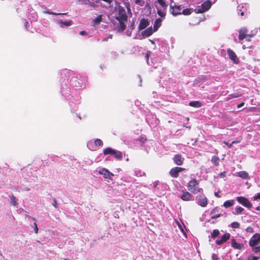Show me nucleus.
<instances>
[{
  "mask_svg": "<svg viewBox=\"0 0 260 260\" xmlns=\"http://www.w3.org/2000/svg\"><path fill=\"white\" fill-rule=\"evenodd\" d=\"M78 3L80 5H83L84 4H87L85 0H78Z\"/></svg>",
  "mask_w": 260,
  "mask_h": 260,
  "instance_id": "3c124183",
  "label": "nucleus"
},
{
  "mask_svg": "<svg viewBox=\"0 0 260 260\" xmlns=\"http://www.w3.org/2000/svg\"><path fill=\"white\" fill-rule=\"evenodd\" d=\"M102 21V16L99 15L95 19L92 20L93 25H95L100 23Z\"/></svg>",
  "mask_w": 260,
  "mask_h": 260,
  "instance_id": "c85d7f7f",
  "label": "nucleus"
},
{
  "mask_svg": "<svg viewBox=\"0 0 260 260\" xmlns=\"http://www.w3.org/2000/svg\"><path fill=\"white\" fill-rule=\"evenodd\" d=\"M244 210V208L242 207L237 206L235 207V211L233 212V214L235 215H239L241 214Z\"/></svg>",
  "mask_w": 260,
  "mask_h": 260,
  "instance_id": "cd10ccee",
  "label": "nucleus"
},
{
  "mask_svg": "<svg viewBox=\"0 0 260 260\" xmlns=\"http://www.w3.org/2000/svg\"><path fill=\"white\" fill-rule=\"evenodd\" d=\"M236 200L240 204L248 209H250L252 207V204L249 200L244 197H238Z\"/></svg>",
  "mask_w": 260,
  "mask_h": 260,
  "instance_id": "0eeeda50",
  "label": "nucleus"
},
{
  "mask_svg": "<svg viewBox=\"0 0 260 260\" xmlns=\"http://www.w3.org/2000/svg\"><path fill=\"white\" fill-rule=\"evenodd\" d=\"M219 161V157L216 155L213 156L211 158V162L215 166L218 165Z\"/></svg>",
  "mask_w": 260,
  "mask_h": 260,
  "instance_id": "f704fd0d",
  "label": "nucleus"
},
{
  "mask_svg": "<svg viewBox=\"0 0 260 260\" xmlns=\"http://www.w3.org/2000/svg\"><path fill=\"white\" fill-rule=\"evenodd\" d=\"M113 155H114V157L117 159L121 160L122 158V153L120 151H116L115 150V152L113 153Z\"/></svg>",
  "mask_w": 260,
  "mask_h": 260,
  "instance_id": "c9c22d12",
  "label": "nucleus"
},
{
  "mask_svg": "<svg viewBox=\"0 0 260 260\" xmlns=\"http://www.w3.org/2000/svg\"><path fill=\"white\" fill-rule=\"evenodd\" d=\"M161 22L162 20L160 18H157L155 20L154 26H153V29L154 31H157L158 28L161 26Z\"/></svg>",
  "mask_w": 260,
  "mask_h": 260,
  "instance_id": "b1692460",
  "label": "nucleus"
},
{
  "mask_svg": "<svg viewBox=\"0 0 260 260\" xmlns=\"http://www.w3.org/2000/svg\"><path fill=\"white\" fill-rule=\"evenodd\" d=\"M52 205L55 208H57V202L55 199L54 200V202H53Z\"/></svg>",
  "mask_w": 260,
  "mask_h": 260,
  "instance_id": "4d7b16f0",
  "label": "nucleus"
},
{
  "mask_svg": "<svg viewBox=\"0 0 260 260\" xmlns=\"http://www.w3.org/2000/svg\"><path fill=\"white\" fill-rule=\"evenodd\" d=\"M237 176L243 179H249L248 174L246 171H240L237 173Z\"/></svg>",
  "mask_w": 260,
  "mask_h": 260,
  "instance_id": "5701e85b",
  "label": "nucleus"
},
{
  "mask_svg": "<svg viewBox=\"0 0 260 260\" xmlns=\"http://www.w3.org/2000/svg\"><path fill=\"white\" fill-rule=\"evenodd\" d=\"M158 3L161 6L162 8H167V5L166 4L164 0H157Z\"/></svg>",
  "mask_w": 260,
  "mask_h": 260,
  "instance_id": "ea45409f",
  "label": "nucleus"
},
{
  "mask_svg": "<svg viewBox=\"0 0 260 260\" xmlns=\"http://www.w3.org/2000/svg\"><path fill=\"white\" fill-rule=\"evenodd\" d=\"M240 223L238 222H233L231 223V227L233 229H237L239 228Z\"/></svg>",
  "mask_w": 260,
  "mask_h": 260,
  "instance_id": "a19ab883",
  "label": "nucleus"
},
{
  "mask_svg": "<svg viewBox=\"0 0 260 260\" xmlns=\"http://www.w3.org/2000/svg\"><path fill=\"white\" fill-rule=\"evenodd\" d=\"M217 0H207L201 6H198L194 9L196 13H202L208 11L211 7L212 4L215 3Z\"/></svg>",
  "mask_w": 260,
  "mask_h": 260,
  "instance_id": "7ed1b4c3",
  "label": "nucleus"
},
{
  "mask_svg": "<svg viewBox=\"0 0 260 260\" xmlns=\"http://www.w3.org/2000/svg\"><path fill=\"white\" fill-rule=\"evenodd\" d=\"M116 19L118 21L127 20V16L124 8L119 9L118 16H116Z\"/></svg>",
  "mask_w": 260,
  "mask_h": 260,
  "instance_id": "1a4fd4ad",
  "label": "nucleus"
},
{
  "mask_svg": "<svg viewBox=\"0 0 260 260\" xmlns=\"http://www.w3.org/2000/svg\"><path fill=\"white\" fill-rule=\"evenodd\" d=\"M196 200L197 203L201 207H206L208 204V199L203 193L198 195Z\"/></svg>",
  "mask_w": 260,
  "mask_h": 260,
  "instance_id": "39448f33",
  "label": "nucleus"
},
{
  "mask_svg": "<svg viewBox=\"0 0 260 260\" xmlns=\"http://www.w3.org/2000/svg\"><path fill=\"white\" fill-rule=\"evenodd\" d=\"M228 55L231 60H232L234 63H238L239 60L237 57L235 53L231 49H228L227 50Z\"/></svg>",
  "mask_w": 260,
  "mask_h": 260,
  "instance_id": "9b49d317",
  "label": "nucleus"
},
{
  "mask_svg": "<svg viewBox=\"0 0 260 260\" xmlns=\"http://www.w3.org/2000/svg\"><path fill=\"white\" fill-rule=\"evenodd\" d=\"M70 86L76 87L78 89L84 88L85 87V79H82L81 76L73 77L70 79Z\"/></svg>",
  "mask_w": 260,
  "mask_h": 260,
  "instance_id": "f03ea898",
  "label": "nucleus"
},
{
  "mask_svg": "<svg viewBox=\"0 0 260 260\" xmlns=\"http://www.w3.org/2000/svg\"><path fill=\"white\" fill-rule=\"evenodd\" d=\"M226 175V172H221L219 174V176L220 177V178H223Z\"/></svg>",
  "mask_w": 260,
  "mask_h": 260,
  "instance_id": "de8ad7c7",
  "label": "nucleus"
},
{
  "mask_svg": "<svg viewBox=\"0 0 260 260\" xmlns=\"http://www.w3.org/2000/svg\"><path fill=\"white\" fill-rule=\"evenodd\" d=\"M239 96H240V95L239 94L235 93V94H229L227 98L228 100H230L233 98H238Z\"/></svg>",
  "mask_w": 260,
  "mask_h": 260,
  "instance_id": "79ce46f5",
  "label": "nucleus"
},
{
  "mask_svg": "<svg viewBox=\"0 0 260 260\" xmlns=\"http://www.w3.org/2000/svg\"><path fill=\"white\" fill-rule=\"evenodd\" d=\"M189 105L191 107L199 108L201 106V103L199 101H192L189 103Z\"/></svg>",
  "mask_w": 260,
  "mask_h": 260,
  "instance_id": "72a5a7b5",
  "label": "nucleus"
},
{
  "mask_svg": "<svg viewBox=\"0 0 260 260\" xmlns=\"http://www.w3.org/2000/svg\"><path fill=\"white\" fill-rule=\"evenodd\" d=\"M68 81V80L66 81L65 80L62 81L61 83V92L62 94L64 96H66V94L67 93L66 90H68V87L67 84V82Z\"/></svg>",
  "mask_w": 260,
  "mask_h": 260,
  "instance_id": "6ab92c4d",
  "label": "nucleus"
},
{
  "mask_svg": "<svg viewBox=\"0 0 260 260\" xmlns=\"http://www.w3.org/2000/svg\"><path fill=\"white\" fill-rule=\"evenodd\" d=\"M134 175L137 177H142L145 175V173L142 172L141 170L136 169L134 170Z\"/></svg>",
  "mask_w": 260,
  "mask_h": 260,
  "instance_id": "c756f323",
  "label": "nucleus"
},
{
  "mask_svg": "<svg viewBox=\"0 0 260 260\" xmlns=\"http://www.w3.org/2000/svg\"><path fill=\"white\" fill-rule=\"evenodd\" d=\"M150 54V51H148L145 55V58H146L148 63V60H149V57Z\"/></svg>",
  "mask_w": 260,
  "mask_h": 260,
  "instance_id": "a18cd8bd",
  "label": "nucleus"
},
{
  "mask_svg": "<svg viewBox=\"0 0 260 260\" xmlns=\"http://www.w3.org/2000/svg\"><path fill=\"white\" fill-rule=\"evenodd\" d=\"M157 12L158 15L162 18H164L166 16V8H158L156 7Z\"/></svg>",
  "mask_w": 260,
  "mask_h": 260,
  "instance_id": "393cba45",
  "label": "nucleus"
},
{
  "mask_svg": "<svg viewBox=\"0 0 260 260\" xmlns=\"http://www.w3.org/2000/svg\"><path fill=\"white\" fill-rule=\"evenodd\" d=\"M34 230H35V233H36V234H37V233H38V227H37V223H36V222H35V223H34Z\"/></svg>",
  "mask_w": 260,
  "mask_h": 260,
  "instance_id": "09e8293b",
  "label": "nucleus"
},
{
  "mask_svg": "<svg viewBox=\"0 0 260 260\" xmlns=\"http://www.w3.org/2000/svg\"><path fill=\"white\" fill-rule=\"evenodd\" d=\"M181 199L185 201H193L194 197L189 192L186 191L184 192L180 197Z\"/></svg>",
  "mask_w": 260,
  "mask_h": 260,
  "instance_id": "2eb2a0df",
  "label": "nucleus"
},
{
  "mask_svg": "<svg viewBox=\"0 0 260 260\" xmlns=\"http://www.w3.org/2000/svg\"><path fill=\"white\" fill-rule=\"evenodd\" d=\"M178 226L180 229V230H181V231L182 232V233L183 234V235L186 237V233H185V232L184 231V229L183 228L182 226V225L180 224H178Z\"/></svg>",
  "mask_w": 260,
  "mask_h": 260,
  "instance_id": "37998d69",
  "label": "nucleus"
},
{
  "mask_svg": "<svg viewBox=\"0 0 260 260\" xmlns=\"http://www.w3.org/2000/svg\"><path fill=\"white\" fill-rule=\"evenodd\" d=\"M235 202L234 200H228L223 203V206L225 208H229L234 205Z\"/></svg>",
  "mask_w": 260,
  "mask_h": 260,
  "instance_id": "2f4dec72",
  "label": "nucleus"
},
{
  "mask_svg": "<svg viewBox=\"0 0 260 260\" xmlns=\"http://www.w3.org/2000/svg\"><path fill=\"white\" fill-rule=\"evenodd\" d=\"M171 10L172 11V13L173 15L176 16L181 14V6H176L174 5L173 6L172 4L170 5Z\"/></svg>",
  "mask_w": 260,
  "mask_h": 260,
  "instance_id": "ddd939ff",
  "label": "nucleus"
},
{
  "mask_svg": "<svg viewBox=\"0 0 260 260\" xmlns=\"http://www.w3.org/2000/svg\"><path fill=\"white\" fill-rule=\"evenodd\" d=\"M220 234V232L218 230L215 229L213 231V232L211 233V236H209V238H212L213 239H215L216 238H217Z\"/></svg>",
  "mask_w": 260,
  "mask_h": 260,
  "instance_id": "bb28decb",
  "label": "nucleus"
},
{
  "mask_svg": "<svg viewBox=\"0 0 260 260\" xmlns=\"http://www.w3.org/2000/svg\"><path fill=\"white\" fill-rule=\"evenodd\" d=\"M253 200H256L257 199L260 200V193H257L253 197Z\"/></svg>",
  "mask_w": 260,
  "mask_h": 260,
  "instance_id": "c03bdc74",
  "label": "nucleus"
},
{
  "mask_svg": "<svg viewBox=\"0 0 260 260\" xmlns=\"http://www.w3.org/2000/svg\"><path fill=\"white\" fill-rule=\"evenodd\" d=\"M115 152V150L113 149L110 147H108L104 149L103 153L104 155H107L109 154H112Z\"/></svg>",
  "mask_w": 260,
  "mask_h": 260,
  "instance_id": "473e14b6",
  "label": "nucleus"
},
{
  "mask_svg": "<svg viewBox=\"0 0 260 260\" xmlns=\"http://www.w3.org/2000/svg\"><path fill=\"white\" fill-rule=\"evenodd\" d=\"M99 174L103 175L105 179H112V177L114 176L113 174L105 168H102L100 170Z\"/></svg>",
  "mask_w": 260,
  "mask_h": 260,
  "instance_id": "9d476101",
  "label": "nucleus"
},
{
  "mask_svg": "<svg viewBox=\"0 0 260 260\" xmlns=\"http://www.w3.org/2000/svg\"><path fill=\"white\" fill-rule=\"evenodd\" d=\"M225 144L229 147H231L233 145V144L231 143H225Z\"/></svg>",
  "mask_w": 260,
  "mask_h": 260,
  "instance_id": "13d9d810",
  "label": "nucleus"
},
{
  "mask_svg": "<svg viewBox=\"0 0 260 260\" xmlns=\"http://www.w3.org/2000/svg\"><path fill=\"white\" fill-rule=\"evenodd\" d=\"M79 34L82 36L85 35H86V32L85 31L82 30L79 32Z\"/></svg>",
  "mask_w": 260,
  "mask_h": 260,
  "instance_id": "5fc2aeb1",
  "label": "nucleus"
},
{
  "mask_svg": "<svg viewBox=\"0 0 260 260\" xmlns=\"http://www.w3.org/2000/svg\"><path fill=\"white\" fill-rule=\"evenodd\" d=\"M112 35H110L108 38V39H112Z\"/></svg>",
  "mask_w": 260,
  "mask_h": 260,
  "instance_id": "69168bd1",
  "label": "nucleus"
},
{
  "mask_svg": "<svg viewBox=\"0 0 260 260\" xmlns=\"http://www.w3.org/2000/svg\"><path fill=\"white\" fill-rule=\"evenodd\" d=\"M212 260H217L218 259V256L217 255H216V254H212Z\"/></svg>",
  "mask_w": 260,
  "mask_h": 260,
  "instance_id": "49530a36",
  "label": "nucleus"
},
{
  "mask_svg": "<svg viewBox=\"0 0 260 260\" xmlns=\"http://www.w3.org/2000/svg\"><path fill=\"white\" fill-rule=\"evenodd\" d=\"M135 3L136 5L141 7L143 6L145 4V2L144 0H135Z\"/></svg>",
  "mask_w": 260,
  "mask_h": 260,
  "instance_id": "58836bf2",
  "label": "nucleus"
},
{
  "mask_svg": "<svg viewBox=\"0 0 260 260\" xmlns=\"http://www.w3.org/2000/svg\"><path fill=\"white\" fill-rule=\"evenodd\" d=\"M173 160L175 164L178 166L182 165L183 164L182 158L179 154H176L173 158Z\"/></svg>",
  "mask_w": 260,
  "mask_h": 260,
  "instance_id": "4be33fe9",
  "label": "nucleus"
},
{
  "mask_svg": "<svg viewBox=\"0 0 260 260\" xmlns=\"http://www.w3.org/2000/svg\"><path fill=\"white\" fill-rule=\"evenodd\" d=\"M28 24V22L26 21L25 23V26L26 28H27Z\"/></svg>",
  "mask_w": 260,
  "mask_h": 260,
  "instance_id": "e2e57ef3",
  "label": "nucleus"
},
{
  "mask_svg": "<svg viewBox=\"0 0 260 260\" xmlns=\"http://www.w3.org/2000/svg\"><path fill=\"white\" fill-rule=\"evenodd\" d=\"M249 245L255 252L260 251V234H255L251 238Z\"/></svg>",
  "mask_w": 260,
  "mask_h": 260,
  "instance_id": "f257e3e1",
  "label": "nucleus"
},
{
  "mask_svg": "<svg viewBox=\"0 0 260 260\" xmlns=\"http://www.w3.org/2000/svg\"><path fill=\"white\" fill-rule=\"evenodd\" d=\"M150 24V23L148 19L143 18L140 20L139 25V30H141L145 29L147 26H148Z\"/></svg>",
  "mask_w": 260,
  "mask_h": 260,
  "instance_id": "dca6fc26",
  "label": "nucleus"
},
{
  "mask_svg": "<svg viewBox=\"0 0 260 260\" xmlns=\"http://www.w3.org/2000/svg\"><path fill=\"white\" fill-rule=\"evenodd\" d=\"M155 31L154 30L152 27L150 26L142 31L141 35L143 38L148 37L150 36L153 33V32Z\"/></svg>",
  "mask_w": 260,
  "mask_h": 260,
  "instance_id": "a211bd4d",
  "label": "nucleus"
},
{
  "mask_svg": "<svg viewBox=\"0 0 260 260\" xmlns=\"http://www.w3.org/2000/svg\"><path fill=\"white\" fill-rule=\"evenodd\" d=\"M230 237V234L229 233H226L223 235L219 239H217L215 241L216 244L220 245L225 242Z\"/></svg>",
  "mask_w": 260,
  "mask_h": 260,
  "instance_id": "f8f14e48",
  "label": "nucleus"
},
{
  "mask_svg": "<svg viewBox=\"0 0 260 260\" xmlns=\"http://www.w3.org/2000/svg\"><path fill=\"white\" fill-rule=\"evenodd\" d=\"M245 10L246 9L243 6L239 5L237 7L238 13L241 16L244 15Z\"/></svg>",
  "mask_w": 260,
  "mask_h": 260,
  "instance_id": "7c9ffc66",
  "label": "nucleus"
},
{
  "mask_svg": "<svg viewBox=\"0 0 260 260\" xmlns=\"http://www.w3.org/2000/svg\"><path fill=\"white\" fill-rule=\"evenodd\" d=\"M108 38H103V42H106V41H108Z\"/></svg>",
  "mask_w": 260,
  "mask_h": 260,
  "instance_id": "bf43d9fd",
  "label": "nucleus"
},
{
  "mask_svg": "<svg viewBox=\"0 0 260 260\" xmlns=\"http://www.w3.org/2000/svg\"><path fill=\"white\" fill-rule=\"evenodd\" d=\"M103 143L101 139H97L94 142L89 141L87 143V146L90 150H95L96 146H102Z\"/></svg>",
  "mask_w": 260,
  "mask_h": 260,
  "instance_id": "423d86ee",
  "label": "nucleus"
},
{
  "mask_svg": "<svg viewBox=\"0 0 260 260\" xmlns=\"http://www.w3.org/2000/svg\"><path fill=\"white\" fill-rule=\"evenodd\" d=\"M239 39L241 41L244 40V39H246V40L249 41L248 39H247V37L251 38L252 36L247 34L248 30L245 27H242L239 30Z\"/></svg>",
  "mask_w": 260,
  "mask_h": 260,
  "instance_id": "6e6552de",
  "label": "nucleus"
},
{
  "mask_svg": "<svg viewBox=\"0 0 260 260\" xmlns=\"http://www.w3.org/2000/svg\"><path fill=\"white\" fill-rule=\"evenodd\" d=\"M49 14H52V15H64V14L63 13H54V12H51V13H49Z\"/></svg>",
  "mask_w": 260,
  "mask_h": 260,
  "instance_id": "6e6d98bb",
  "label": "nucleus"
},
{
  "mask_svg": "<svg viewBox=\"0 0 260 260\" xmlns=\"http://www.w3.org/2000/svg\"><path fill=\"white\" fill-rule=\"evenodd\" d=\"M252 231H253L252 228H251V227H248V228H247L246 229V231H247V232L251 233V232H252Z\"/></svg>",
  "mask_w": 260,
  "mask_h": 260,
  "instance_id": "603ef678",
  "label": "nucleus"
},
{
  "mask_svg": "<svg viewBox=\"0 0 260 260\" xmlns=\"http://www.w3.org/2000/svg\"><path fill=\"white\" fill-rule=\"evenodd\" d=\"M127 20H122V21H119V26H118V30L120 31H123L126 27V25L125 24V22Z\"/></svg>",
  "mask_w": 260,
  "mask_h": 260,
  "instance_id": "a878e982",
  "label": "nucleus"
},
{
  "mask_svg": "<svg viewBox=\"0 0 260 260\" xmlns=\"http://www.w3.org/2000/svg\"><path fill=\"white\" fill-rule=\"evenodd\" d=\"M255 209L257 211H260V206H257Z\"/></svg>",
  "mask_w": 260,
  "mask_h": 260,
  "instance_id": "680f3d73",
  "label": "nucleus"
},
{
  "mask_svg": "<svg viewBox=\"0 0 260 260\" xmlns=\"http://www.w3.org/2000/svg\"><path fill=\"white\" fill-rule=\"evenodd\" d=\"M57 23L61 27H63L64 26H71L73 22L72 20H68V21H63L62 20H59Z\"/></svg>",
  "mask_w": 260,
  "mask_h": 260,
  "instance_id": "aec40b11",
  "label": "nucleus"
},
{
  "mask_svg": "<svg viewBox=\"0 0 260 260\" xmlns=\"http://www.w3.org/2000/svg\"><path fill=\"white\" fill-rule=\"evenodd\" d=\"M232 246L237 249H242L244 247V245L243 244L238 243L236 242V240L233 239L231 241Z\"/></svg>",
  "mask_w": 260,
  "mask_h": 260,
  "instance_id": "412c9836",
  "label": "nucleus"
},
{
  "mask_svg": "<svg viewBox=\"0 0 260 260\" xmlns=\"http://www.w3.org/2000/svg\"><path fill=\"white\" fill-rule=\"evenodd\" d=\"M244 105V102H242V103H240L239 104H238L237 105V107L238 108H240L243 107Z\"/></svg>",
  "mask_w": 260,
  "mask_h": 260,
  "instance_id": "864d4df0",
  "label": "nucleus"
},
{
  "mask_svg": "<svg viewBox=\"0 0 260 260\" xmlns=\"http://www.w3.org/2000/svg\"><path fill=\"white\" fill-rule=\"evenodd\" d=\"M183 169L180 167H175L172 169L170 171V175L174 178H176L178 176V173L182 171H183Z\"/></svg>",
  "mask_w": 260,
  "mask_h": 260,
  "instance_id": "f3484780",
  "label": "nucleus"
},
{
  "mask_svg": "<svg viewBox=\"0 0 260 260\" xmlns=\"http://www.w3.org/2000/svg\"><path fill=\"white\" fill-rule=\"evenodd\" d=\"M35 15H36V17L34 16V18L35 20L37 19V15L35 14Z\"/></svg>",
  "mask_w": 260,
  "mask_h": 260,
  "instance_id": "774afa93",
  "label": "nucleus"
},
{
  "mask_svg": "<svg viewBox=\"0 0 260 260\" xmlns=\"http://www.w3.org/2000/svg\"><path fill=\"white\" fill-rule=\"evenodd\" d=\"M214 195L217 197H219V196H218V192H216L214 193Z\"/></svg>",
  "mask_w": 260,
  "mask_h": 260,
  "instance_id": "052dcab7",
  "label": "nucleus"
},
{
  "mask_svg": "<svg viewBox=\"0 0 260 260\" xmlns=\"http://www.w3.org/2000/svg\"><path fill=\"white\" fill-rule=\"evenodd\" d=\"M187 186L188 190L193 194L201 193L203 191V189L199 187V183L196 179L191 180Z\"/></svg>",
  "mask_w": 260,
  "mask_h": 260,
  "instance_id": "20e7f679",
  "label": "nucleus"
},
{
  "mask_svg": "<svg viewBox=\"0 0 260 260\" xmlns=\"http://www.w3.org/2000/svg\"><path fill=\"white\" fill-rule=\"evenodd\" d=\"M257 257L255 256H250L248 257V260H257Z\"/></svg>",
  "mask_w": 260,
  "mask_h": 260,
  "instance_id": "8fccbe9b",
  "label": "nucleus"
},
{
  "mask_svg": "<svg viewBox=\"0 0 260 260\" xmlns=\"http://www.w3.org/2000/svg\"><path fill=\"white\" fill-rule=\"evenodd\" d=\"M192 11H194L193 9H185L182 11L181 14H183L184 15H188L191 13Z\"/></svg>",
  "mask_w": 260,
  "mask_h": 260,
  "instance_id": "e433bc0d",
  "label": "nucleus"
},
{
  "mask_svg": "<svg viewBox=\"0 0 260 260\" xmlns=\"http://www.w3.org/2000/svg\"><path fill=\"white\" fill-rule=\"evenodd\" d=\"M10 198L11 203L12 204V205L15 207H16L17 205V203L15 197L13 195H12L10 197Z\"/></svg>",
  "mask_w": 260,
  "mask_h": 260,
  "instance_id": "4c0bfd02",
  "label": "nucleus"
},
{
  "mask_svg": "<svg viewBox=\"0 0 260 260\" xmlns=\"http://www.w3.org/2000/svg\"><path fill=\"white\" fill-rule=\"evenodd\" d=\"M45 13H47V14H49V13H51V12H49V11H47L45 12Z\"/></svg>",
  "mask_w": 260,
  "mask_h": 260,
  "instance_id": "338daca9",
  "label": "nucleus"
},
{
  "mask_svg": "<svg viewBox=\"0 0 260 260\" xmlns=\"http://www.w3.org/2000/svg\"><path fill=\"white\" fill-rule=\"evenodd\" d=\"M210 215L211 218L215 219L220 216L221 215V211L220 208L218 207H216L213 209L210 213Z\"/></svg>",
  "mask_w": 260,
  "mask_h": 260,
  "instance_id": "4468645a",
  "label": "nucleus"
},
{
  "mask_svg": "<svg viewBox=\"0 0 260 260\" xmlns=\"http://www.w3.org/2000/svg\"><path fill=\"white\" fill-rule=\"evenodd\" d=\"M239 143V141H234L232 142V143L233 144H235V143Z\"/></svg>",
  "mask_w": 260,
  "mask_h": 260,
  "instance_id": "0e129e2a",
  "label": "nucleus"
}]
</instances>
